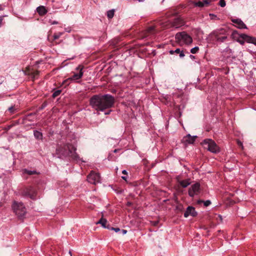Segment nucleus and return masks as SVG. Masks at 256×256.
Masks as SVG:
<instances>
[{
    "instance_id": "obj_1",
    "label": "nucleus",
    "mask_w": 256,
    "mask_h": 256,
    "mask_svg": "<svg viewBox=\"0 0 256 256\" xmlns=\"http://www.w3.org/2000/svg\"><path fill=\"white\" fill-rule=\"evenodd\" d=\"M114 98L109 94L95 95L90 100V104L96 110L103 111L114 104Z\"/></svg>"
},
{
    "instance_id": "obj_2",
    "label": "nucleus",
    "mask_w": 256,
    "mask_h": 256,
    "mask_svg": "<svg viewBox=\"0 0 256 256\" xmlns=\"http://www.w3.org/2000/svg\"><path fill=\"white\" fill-rule=\"evenodd\" d=\"M76 148L70 144H58L56 149V154L59 158L69 156L77 162H84L76 152Z\"/></svg>"
},
{
    "instance_id": "obj_3",
    "label": "nucleus",
    "mask_w": 256,
    "mask_h": 256,
    "mask_svg": "<svg viewBox=\"0 0 256 256\" xmlns=\"http://www.w3.org/2000/svg\"><path fill=\"white\" fill-rule=\"evenodd\" d=\"M209 36L213 41L223 42L227 39L228 34L226 30L221 28L214 30L210 33Z\"/></svg>"
},
{
    "instance_id": "obj_4",
    "label": "nucleus",
    "mask_w": 256,
    "mask_h": 256,
    "mask_svg": "<svg viewBox=\"0 0 256 256\" xmlns=\"http://www.w3.org/2000/svg\"><path fill=\"white\" fill-rule=\"evenodd\" d=\"M204 148L210 152L214 154L218 153L220 152V148L216 144L212 139L206 138L202 142Z\"/></svg>"
},
{
    "instance_id": "obj_5",
    "label": "nucleus",
    "mask_w": 256,
    "mask_h": 256,
    "mask_svg": "<svg viewBox=\"0 0 256 256\" xmlns=\"http://www.w3.org/2000/svg\"><path fill=\"white\" fill-rule=\"evenodd\" d=\"M176 42L180 44H190L192 43V37L185 32H178L176 35Z\"/></svg>"
},
{
    "instance_id": "obj_6",
    "label": "nucleus",
    "mask_w": 256,
    "mask_h": 256,
    "mask_svg": "<svg viewBox=\"0 0 256 256\" xmlns=\"http://www.w3.org/2000/svg\"><path fill=\"white\" fill-rule=\"evenodd\" d=\"M12 208L14 212L20 218H22L26 214V208L21 202L14 201Z\"/></svg>"
},
{
    "instance_id": "obj_7",
    "label": "nucleus",
    "mask_w": 256,
    "mask_h": 256,
    "mask_svg": "<svg viewBox=\"0 0 256 256\" xmlns=\"http://www.w3.org/2000/svg\"><path fill=\"white\" fill-rule=\"evenodd\" d=\"M236 36H238L240 38L244 40L245 42L248 43L253 44L256 46V38L244 34H239L236 31H234L232 34V38H236Z\"/></svg>"
},
{
    "instance_id": "obj_8",
    "label": "nucleus",
    "mask_w": 256,
    "mask_h": 256,
    "mask_svg": "<svg viewBox=\"0 0 256 256\" xmlns=\"http://www.w3.org/2000/svg\"><path fill=\"white\" fill-rule=\"evenodd\" d=\"M184 24V21L180 18L178 17L174 20L172 22H167L166 24L164 25V28H178Z\"/></svg>"
},
{
    "instance_id": "obj_9",
    "label": "nucleus",
    "mask_w": 256,
    "mask_h": 256,
    "mask_svg": "<svg viewBox=\"0 0 256 256\" xmlns=\"http://www.w3.org/2000/svg\"><path fill=\"white\" fill-rule=\"evenodd\" d=\"M87 180L88 182L96 184L100 182V174L92 171L87 176Z\"/></svg>"
},
{
    "instance_id": "obj_10",
    "label": "nucleus",
    "mask_w": 256,
    "mask_h": 256,
    "mask_svg": "<svg viewBox=\"0 0 256 256\" xmlns=\"http://www.w3.org/2000/svg\"><path fill=\"white\" fill-rule=\"evenodd\" d=\"M36 190L32 186L26 188L22 192V195L29 197L33 200L36 198Z\"/></svg>"
},
{
    "instance_id": "obj_11",
    "label": "nucleus",
    "mask_w": 256,
    "mask_h": 256,
    "mask_svg": "<svg viewBox=\"0 0 256 256\" xmlns=\"http://www.w3.org/2000/svg\"><path fill=\"white\" fill-rule=\"evenodd\" d=\"M200 184L198 183H196L192 184L188 190V194L190 197H194L200 192Z\"/></svg>"
},
{
    "instance_id": "obj_12",
    "label": "nucleus",
    "mask_w": 256,
    "mask_h": 256,
    "mask_svg": "<svg viewBox=\"0 0 256 256\" xmlns=\"http://www.w3.org/2000/svg\"><path fill=\"white\" fill-rule=\"evenodd\" d=\"M76 70H80V72L78 73L77 74H74V75L66 80V82L68 81L69 80H78L80 79L83 76V72H82V67H81L80 66H79L77 68Z\"/></svg>"
},
{
    "instance_id": "obj_13",
    "label": "nucleus",
    "mask_w": 256,
    "mask_h": 256,
    "mask_svg": "<svg viewBox=\"0 0 256 256\" xmlns=\"http://www.w3.org/2000/svg\"><path fill=\"white\" fill-rule=\"evenodd\" d=\"M197 215V212H196L194 208L192 206H189L187 208L186 210L184 213V216L188 218L189 216H196Z\"/></svg>"
},
{
    "instance_id": "obj_14",
    "label": "nucleus",
    "mask_w": 256,
    "mask_h": 256,
    "mask_svg": "<svg viewBox=\"0 0 256 256\" xmlns=\"http://www.w3.org/2000/svg\"><path fill=\"white\" fill-rule=\"evenodd\" d=\"M232 22L236 24V27L240 29L247 28L246 25L244 22L240 19L238 18H233L232 20Z\"/></svg>"
},
{
    "instance_id": "obj_15",
    "label": "nucleus",
    "mask_w": 256,
    "mask_h": 256,
    "mask_svg": "<svg viewBox=\"0 0 256 256\" xmlns=\"http://www.w3.org/2000/svg\"><path fill=\"white\" fill-rule=\"evenodd\" d=\"M158 31L156 30L155 26H150L148 27L145 32V37H148L151 35H153L157 32Z\"/></svg>"
},
{
    "instance_id": "obj_16",
    "label": "nucleus",
    "mask_w": 256,
    "mask_h": 256,
    "mask_svg": "<svg viewBox=\"0 0 256 256\" xmlns=\"http://www.w3.org/2000/svg\"><path fill=\"white\" fill-rule=\"evenodd\" d=\"M196 136H191L190 134L183 138V140L184 142L188 144H192L196 140Z\"/></svg>"
},
{
    "instance_id": "obj_17",
    "label": "nucleus",
    "mask_w": 256,
    "mask_h": 256,
    "mask_svg": "<svg viewBox=\"0 0 256 256\" xmlns=\"http://www.w3.org/2000/svg\"><path fill=\"white\" fill-rule=\"evenodd\" d=\"M210 2V0H204L202 2L198 1L194 2V4L196 6L202 8L204 6H208Z\"/></svg>"
},
{
    "instance_id": "obj_18",
    "label": "nucleus",
    "mask_w": 256,
    "mask_h": 256,
    "mask_svg": "<svg viewBox=\"0 0 256 256\" xmlns=\"http://www.w3.org/2000/svg\"><path fill=\"white\" fill-rule=\"evenodd\" d=\"M107 222V220L102 217L98 222H96V224H100L103 228L108 229L110 228V226H106Z\"/></svg>"
},
{
    "instance_id": "obj_19",
    "label": "nucleus",
    "mask_w": 256,
    "mask_h": 256,
    "mask_svg": "<svg viewBox=\"0 0 256 256\" xmlns=\"http://www.w3.org/2000/svg\"><path fill=\"white\" fill-rule=\"evenodd\" d=\"M36 10L40 16H44L47 12V10L44 6H40L38 7Z\"/></svg>"
},
{
    "instance_id": "obj_20",
    "label": "nucleus",
    "mask_w": 256,
    "mask_h": 256,
    "mask_svg": "<svg viewBox=\"0 0 256 256\" xmlns=\"http://www.w3.org/2000/svg\"><path fill=\"white\" fill-rule=\"evenodd\" d=\"M170 54H180V58H183L184 56V54L182 51H181L180 48H176V50H170Z\"/></svg>"
},
{
    "instance_id": "obj_21",
    "label": "nucleus",
    "mask_w": 256,
    "mask_h": 256,
    "mask_svg": "<svg viewBox=\"0 0 256 256\" xmlns=\"http://www.w3.org/2000/svg\"><path fill=\"white\" fill-rule=\"evenodd\" d=\"M179 183L182 187L186 188L188 185L190 184V180L187 179L180 181Z\"/></svg>"
},
{
    "instance_id": "obj_22",
    "label": "nucleus",
    "mask_w": 256,
    "mask_h": 256,
    "mask_svg": "<svg viewBox=\"0 0 256 256\" xmlns=\"http://www.w3.org/2000/svg\"><path fill=\"white\" fill-rule=\"evenodd\" d=\"M34 137L38 140H41L42 138V134L41 132L38 130H34Z\"/></svg>"
},
{
    "instance_id": "obj_23",
    "label": "nucleus",
    "mask_w": 256,
    "mask_h": 256,
    "mask_svg": "<svg viewBox=\"0 0 256 256\" xmlns=\"http://www.w3.org/2000/svg\"><path fill=\"white\" fill-rule=\"evenodd\" d=\"M23 174H26L28 175H33V174H38V173L36 171V170H28L27 169H24L23 170Z\"/></svg>"
},
{
    "instance_id": "obj_24",
    "label": "nucleus",
    "mask_w": 256,
    "mask_h": 256,
    "mask_svg": "<svg viewBox=\"0 0 256 256\" xmlns=\"http://www.w3.org/2000/svg\"><path fill=\"white\" fill-rule=\"evenodd\" d=\"M39 72L38 71H34L30 72H28V74H29L32 79H35L36 78L37 76L38 75Z\"/></svg>"
},
{
    "instance_id": "obj_25",
    "label": "nucleus",
    "mask_w": 256,
    "mask_h": 256,
    "mask_svg": "<svg viewBox=\"0 0 256 256\" xmlns=\"http://www.w3.org/2000/svg\"><path fill=\"white\" fill-rule=\"evenodd\" d=\"M114 10H111L107 12V16L108 18H112L114 16Z\"/></svg>"
},
{
    "instance_id": "obj_26",
    "label": "nucleus",
    "mask_w": 256,
    "mask_h": 256,
    "mask_svg": "<svg viewBox=\"0 0 256 256\" xmlns=\"http://www.w3.org/2000/svg\"><path fill=\"white\" fill-rule=\"evenodd\" d=\"M240 44L244 45V40L242 39V38H240V37L238 36H236V38H234Z\"/></svg>"
},
{
    "instance_id": "obj_27",
    "label": "nucleus",
    "mask_w": 256,
    "mask_h": 256,
    "mask_svg": "<svg viewBox=\"0 0 256 256\" xmlns=\"http://www.w3.org/2000/svg\"><path fill=\"white\" fill-rule=\"evenodd\" d=\"M198 204H200L202 202H204V205L206 206H208L211 204L210 201L209 200H207L206 201H203V200H198Z\"/></svg>"
},
{
    "instance_id": "obj_28",
    "label": "nucleus",
    "mask_w": 256,
    "mask_h": 256,
    "mask_svg": "<svg viewBox=\"0 0 256 256\" xmlns=\"http://www.w3.org/2000/svg\"><path fill=\"white\" fill-rule=\"evenodd\" d=\"M199 48L198 46H195L190 50L191 53L194 54L198 52Z\"/></svg>"
},
{
    "instance_id": "obj_29",
    "label": "nucleus",
    "mask_w": 256,
    "mask_h": 256,
    "mask_svg": "<svg viewBox=\"0 0 256 256\" xmlns=\"http://www.w3.org/2000/svg\"><path fill=\"white\" fill-rule=\"evenodd\" d=\"M60 93H61V90H57L55 91L52 94V97L53 98H56V97L58 96H59Z\"/></svg>"
},
{
    "instance_id": "obj_30",
    "label": "nucleus",
    "mask_w": 256,
    "mask_h": 256,
    "mask_svg": "<svg viewBox=\"0 0 256 256\" xmlns=\"http://www.w3.org/2000/svg\"><path fill=\"white\" fill-rule=\"evenodd\" d=\"M8 110L10 111H11V110L16 111V110H18V108H17V107H16L15 106H11L10 108H8Z\"/></svg>"
},
{
    "instance_id": "obj_31",
    "label": "nucleus",
    "mask_w": 256,
    "mask_h": 256,
    "mask_svg": "<svg viewBox=\"0 0 256 256\" xmlns=\"http://www.w3.org/2000/svg\"><path fill=\"white\" fill-rule=\"evenodd\" d=\"M109 230H113L115 232H118L120 230L118 228H112L110 227V228H108Z\"/></svg>"
},
{
    "instance_id": "obj_32",
    "label": "nucleus",
    "mask_w": 256,
    "mask_h": 256,
    "mask_svg": "<svg viewBox=\"0 0 256 256\" xmlns=\"http://www.w3.org/2000/svg\"><path fill=\"white\" fill-rule=\"evenodd\" d=\"M219 4L222 6V7H224L225 6H226V2L224 1V0H220V2H219Z\"/></svg>"
},
{
    "instance_id": "obj_33",
    "label": "nucleus",
    "mask_w": 256,
    "mask_h": 256,
    "mask_svg": "<svg viewBox=\"0 0 256 256\" xmlns=\"http://www.w3.org/2000/svg\"><path fill=\"white\" fill-rule=\"evenodd\" d=\"M62 35V33H58L57 34H54V40H56V39H58L60 36Z\"/></svg>"
},
{
    "instance_id": "obj_34",
    "label": "nucleus",
    "mask_w": 256,
    "mask_h": 256,
    "mask_svg": "<svg viewBox=\"0 0 256 256\" xmlns=\"http://www.w3.org/2000/svg\"><path fill=\"white\" fill-rule=\"evenodd\" d=\"M46 106V104H42L40 107V108H38V110H42L43 109V108H44V107H45Z\"/></svg>"
},
{
    "instance_id": "obj_35",
    "label": "nucleus",
    "mask_w": 256,
    "mask_h": 256,
    "mask_svg": "<svg viewBox=\"0 0 256 256\" xmlns=\"http://www.w3.org/2000/svg\"><path fill=\"white\" fill-rule=\"evenodd\" d=\"M122 234H124L126 233L127 231L126 230H122Z\"/></svg>"
},
{
    "instance_id": "obj_36",
    "label": "nucleus",
    "mask_w": 256,
    "mask_h": 256,
    "mask_svg": "<svg viewBox=\"0 0 256 256\" xmlns=\"http://www.w3.org/2000/svg\"><path fill=\"white\" fill-rule=\"evenodd\" d=\"M238 144L240 146H242V148H243L242 144L240 142H238Z\"/></svg>"
},
{
    "instance_id": "obj_37",
    "label": "nucleus",
    "mask_w": 256,
    "mask_h": 256,
    "mask_svg": "<svg viewBox=\"0 0 256 256\" xmlns=\"http://www.w3.org/2000/svg\"><path fill=\"white\" fill-rule=\"evenodd\" d=\"M122 173L124 174H127V172L126 171V170H123L122 172Z\"/></svg>"
},
{
    "instance_id": "obj_38",
    "label": "nucleus",
    "mask_w": 256,
    "mask_h": 256,
    "mask_svg": "<svg viewBox=\"0 0 256 256\" xmlns=\"http://www.w3.org/2000/svg\"><path fill=\"white\" fill-rule=\"evenodd\" d=\"M2 16H0V26H1V24H2Z\"/></svg>"
},
{
    "instance_id": "obj_39",
    "label": "nucleus",
    "mask_w": 256,
    "mask_h": 256,
    "mask_svg": "<svg viewBox=\"0 0 256 256\" xmlns=\"http://www.w3.org/2000/svg\"><path fill=\"white\" fill-rule=\"evenodd\" d=\"M58 24V22L56 21H54L52 22V24Z\"/></svg>"
},
{
    "instance_id": "obj_40",
    "label": "nucleus",
    "mask_w": 256,
    "mask_h": 256,
    "mask_svg": "<svg viewBox=\"0 0 256 256\" xmlns=\"http://www.w3.org/2000/svg\"><path fill=\"white\" fill-rule=\"evenodd\" d=\"M122 178L123 179V180H126V177L125 176H122Z\"/></svg>"
},
{
    "instance_id": "obj_41",
    "label": "nucleus",
    "mask_w": 256,
    "mask_h": 256,
    "mask_svg": "<svg viewBox=\"0 0 256 256\" xmlns=\"http://www.w3.org/2000/svg\"><path fill=\"white\" fill-rule=\"evenodd\" d=\"M190 57L191 58H194V56H192V55H190Z\"/></svg>"
},
{
    "instance_id": "obj_42",
    "label": "nucleus",
    "mask_w": 256,
    "mask_h": 256,
    "mask_svg": "<svg viewBox=\"0 0 256 256\" xmlns=\"http://www.w3.org/2000/svg\"><path fill=\"white\" fill-rule=\"evenodd\" d=\"M69 254H70V256H72V253H71V252H70H70H69Z\"/></svg>"
},
{
    "instance_id": "obj_43",
    "label": "nucleus",
    "mask_w": 256,
    "mask_h": 256,
    "mask_svg": "<svg viewBox=\"0 0 256 256\" xmlns=\"http://www.w3.org/2000/svg\"><path fill=\"white\" fill-rule=\"evenodd\" d=\"M117 151H118V150H114V152H117Z\"/></svg>"
},
{
    "instance_id": "obj_44",
    "label": "nucleus",
    "mask_w": 256,
    "mask_h": 256,
    "mask_svg": "<svg viewBox=\"0 0 256 256\" xmlns=\"http://www.w3.org/2000/svg\"><path fill=\"white\" fill-rule=\"evenodd\" d=\"M143 0H138V1L139 2H142Z\"/></svg>"
},
{
    "instance_id": "obj_45",
    "label": "nucleus",
    "mask_w": 256,
    "mask_h": 256,
    "mask_svg": "<svg viewBox=\"0 0 256 256\" xmlns=\"http://www.w3.org/2000/svg\"><path fill=\"white\" fill-rule=\"evenodd\" d=\"M219 217L220 218L221 220L222 219V216H219Z\"/></svg>"
},
{
    "instance_id": "obj_46",
    "label": "nucleus",
    "mask_w": 256,
    "mask_h": 256,
    "mask_svg": "<svg viewBox=\"0 0 256 256\" xmlns=\"http://www.w3.org/2000/svg\"><path fill=\"white\" fill-rule=\"evenodd\" d=\"M110 113H108V112H106V113H105L106 114H109Z\"/></svg>"
},
{
    "instance_id": "obj_47",
    "label": "nucleus",
    "mask_w": 256,
    "mask_h": 256,
    "mask_svg": "<svg viewBox=\"0 0 256 256\" xmlns=\"http://www.w3.org/2000/svg\"><path fill=\"white\" fill-rule=\"evenodd\" d=\"M170 14H168V16H170Z\"/></svg>"
}]
</instances>
